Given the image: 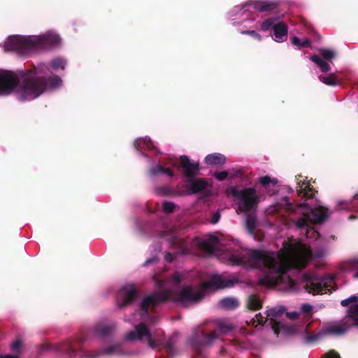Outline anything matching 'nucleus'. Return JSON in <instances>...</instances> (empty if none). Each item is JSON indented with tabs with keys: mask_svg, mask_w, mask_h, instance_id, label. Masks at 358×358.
<instances>
[{
	"mask_svg": "<svg viewBox=\"0 0 358 358\" xmlns=\"http://www.w3.org/2000/svg\"><path fill=\"white\" fill-rule=\"evenodd\" d=\"M36 67L21 71L19 74L12 71L0 73V95H8L15 92L21 101H31L43 94L48 88L59 87L62 80L58 76H40Z\"/></svg>",
	"mask_w": 358,
	"mask_h": 358,
	"instance_id": "f257e3e1",
	"label": "nucleus"
},
{
	"mask_svg": "<svg viewBox=\"0 0 358 358\" xmlns=\"http://www.w3.org/2000/svg\"><path fill=\"white\" fill-rule=\"evenodd\" d=\"M229 261L233 266L266 269V273L259 279V283L265 286L282 283L288 269L286 262L279 255L259 250L234 253L229 257Z\"/></svg>",
	"mask_w": 358,
	"mask_h": 358,
	"instance_id": "f03ea898",
	"label": "nucleus"
},
{
	"mask_svg": "<svg viewBox=\"0 0 358 358\" xmlns=\"http://www.w3.org/2000/svg\"><path fill=\"white\" fill-rule=\"evenodd\" d=\"M204 289L201 286L193 288L191 286H185L180 291L173 294L169 290L155 291L143 299L140 304L142 315H148V309L151 306L154 310L158 305L169 300L180 303L183 306L189 303H198L204 297Z\"/></svg>",
	"mask_w": 358,
	"mask_h": 358,
	"instance_id": "7ed1b4c3",
	"label": "nucleus"
},
{
	"mask_svg": "<svg viewBox=\"0 0 358 358\" xmlns=\"http://www.w3.org/2000/svg\"><path fill=\"white\" fill-rule=\"evenodd\" d=\"M84 338L69 339L62 343L46 345L47 349L58 352L65 358H96L101 355H119L122 353V346L117 343L108 348L100 349L97 353L88 355L83 350Z\"/></svg>",
	"mask_w": 358,
	"mask_h": 358,
	"instance_id": "20e7f679",
	"label": "nucleus"
},
{
	"mask_svg": "<svg viewBox=\"0 0 358 358\" xmlns=\"http://www.w3.org/2000/svg\"><path fill=\"white\" fill-rule=\"evenodd\" d=\"M59 37L56 35H46L32 39L22 36H9L5 43V50L13 51L20 55H27L35 50H40L57 44Z\"/></svg>",
	"mask_w": 358,
	"mask_h": 358,
	"instance_id": "39448f33",
	"label": "nucleus"
},
{
	"mask_svg": "<svg viewBox=\"0 0 358 358\" xmlns=\"http://www.w3.org/2000/svg\"><path fill=\"white\" fill-rule=\"evenodd\" d=\"M231 194L238 199V208L241 212L243 213L256 212L259 203V198L254 188L238 189L234 187L231 188Z\"/></svg>",
	"mask_w": 358,
	"mask_h": 358,
	"instance_id": "423d86ee",
	"label": "nucleus"
},
{
	"mask_svg": "<svg viewBox=\"0 0 358 358\" xmlns=\"http://www.w3.org/2000/svg\"><path fill=\"white\" fill-rule=\"evenodd\" d=\"M300 206L304 208V210L302 212L303 217L299 218L295 223L299 229L310 227L312 224L322 223L328 216V209L323 206L312 208L305 203H301Z\"/></svg>",
	"mask_w": 358,
	"mask_h": 358,
	"instance_id": "0eeeda50",
	"label": "nucleus"
},
{
	"mask_svg": "<svg viewBox=\"0 0 358 358\" xmlns=\"http://www.w3.org/2000/svg\"><path fill=\"white\" fill-rule=\"evenodd\" d=\"M217 338L218 335L215 331L208 334L203 329L199 328L190 338V344L197 353L201 354L202 347L212 345Z\"/></svg>",
	"mask_w": 358,
	"mask_h": 358,
	"instance_id": "6e6552de",
	"label": "nucleus"
},
{
	"mask_svg": "<svg viewBox=\"0 0 358 358\" xmlns=\"http://www.w3.org/2000/svg\"><path fill=\"white\" fill-rule=\"evenodd\" d=\"M128 340L138 339L139 341H147L149 347L152 349H156L159 346V343L152 340L151 333L145 323L141 322L135 326V331H131L127 334Z\"/></svg>",
	"mask_w": 358,
	"mask_h": 358,
	"instance_id": "1a4fd4ad",
	"label": "nucleus"
},
{
	"mask_svg": "<svg viewBox=\"0 0 358 358\" xmlns=\"http://www.w3.org/2000/svg\"><path fill=\"white\" fill-rule=\"evenodd\" d=\"M118 296L121 301L117 306L122 309L132 304L139 297V292L134 284L128 283L121 287Z\"/></svg>",
	"mask_w": 358,
	"mask_h": 358,
	"instance_id": "9d476101",
	"label": "nucleus"
},
{
	"mask_svg": "<svg viewBox=\"0 0 358 358\" xmlns=\"http://www.w3.org/2000/svg\"><path fill=\"white\" fill-rule=\"evenodd\" d=\"M320 56L313 55L310 57V60L316 64L323 73H327L331 71L330 65L324 59L331 62L336 57V52L333 50L321 48L319 50Z\"/></svg>",
	"mask_w": 358,
	"mask_h": 358,
	"instance_id": "9b49d317",
	"label": "nucleus"
},
{
	"mask_svg": "<svg viewBox=\"0 0 358 358\" xmlns=\"http://www.w3.org/2000/svg\"><path fill=\"white\" fill-rule=\"evenodd\" d=\"M180 166L183 171L185 182L192 180L199 174L201 167L199 162H192L187 155H182L180 158Z\"/></svg>",
	"mask_w": 358,
	"mask_h": 358,
	"instance_id": "f8f14e48",
	"label": "nucleus"
},
{
	"mask_svg": "<svg viewBox=\"0 0 358 358\" xmlns=\"http://www.w3.org/2000/svg\"><path fill=\"white\" fill-rule=\"evenodd\" d=\"M279 6L278 1H253L250 0L245 3L241 9L247 7H252L255 10L259 13L271 12L277 9Z\"/></svg>",
	"mask_w": 358,
	"mask_h": 358,
	"instance_id": "ddd939ff",
	"label": "nucleus"
},
{
	"mask_svg": "<svg viewBox=\"0 0 358 358\" xmlns=\"http://www.w3.org/2000/svg\"><path fill=\"white\" fill-rule=\"evenodd\" d=\"M234 285V281L224 278L221 275H216L210 280L204 282L201 286L203 287L204 292L207 289H223Z\"/></svg>",
	"mask_w": 358,
	"mask_h": 358,
	"instance_id": "4468645a",
	"label": "nucleus"
},
{
	"mask_svg": "<svg viewBox=\"0 0 358 358\" xmlns=\"http://www.w3.org/2000/svg\"><path fill=\"white\" fill-rule=\"evenodd\" d=\"M285 310V308L283 306H278L267 310V317H270L272 329L277 335L279 334L280 323L275 321L274 318L282 315Z\"/></svg>",
	"mask_w": 358,
	"mask_h": 358,
	"instance_id": "2eb2a0df",
	"label": "nucleus"
},
{
	"mask_svg": "<svg viewBox=\"0 0 358 358\" xmlns=\"http://www.w3.org/2000/svg\"><path fill=\"white\" fill-rule=\"evenodd\" d=\"M348 330V327L345 325L337 324H329L322 328L323 334L327 336H341L344 334Z\"/></svg>",
	"mask_w": 358,
	"mask_h": 358,
	"instance_id": "dca6fc26",
	"label": "nucleus"
},
{
	"mask_svg": "<svg viewBox=\"0 0 358 358\" xmlns=\"http://www.w3.org/2000/svg\"><path fill=\"white\" fill-rule=\"evenodd\" d=\"M273 36L275 41L282 42L287 38L288 33V27L283 22H278L273 26Z\"/></svg>",
	"mask_w": 358,
	"mask_h": 358,
	"instance_id": "f3484780",
	"label": "nucleus"
},
{
	"mask_svg": "<svg viewBox=\"0 0 358 358\" xmlns=\"http://www.w3.org/2000/svg\"><path fill=\"white\" fill-rule=\"evenodd\" d=\"M299 188L297 189V192L298 194L302 197L311 199L317 192L308 181H301L299 182Z\"/></svg>",
	"mask_w": 358,
	"mask_h": 358,
	"instance_id": "a211bd4d",
	"label": "nucleus"
},
{
	"mask_svg": "<svg viewBox=\"0 0 358 358\" xmlns=\"http://www.w3.org/2000/svg\"><path fill=\"white\" fill-rule=\"evenodd\" d=\"M185 182L189 183L188 189L193 194L200 192L205 189L208 186V182L205 178H194L192 180H188Z\"/></svg>",
	"mask_w": 358,
	"mask_h": 358,
	"instance_id": "6ab92c4d",
	"label": "nucleus"
},
{
	"mask_svg": "<svg viewBox=\"0 0 358 358\" xmlns=\"http://www.w3.org/2000/svg\"><path fill=\"white\" fill-rule=\"evenodd\" d=\"M337 208L338 210H348L358 213V192L355 194L352 200L341 201L338 203Z\"/></svg>",
	"mask_w": 358,
	"mask_h": 358,
	"instance_id": "aec40b11",
	"label": "nucleus"
},
{
	"mask_svg": "<svg viewBox=\"0 0 358 358\" xmlns=\"http://www.w3.org/2000/svg\"><path fill=\"white\" fill-rule=\"evenodd\" d=\"M115 325L113 323L103 324L99 323L94 327L95 334L101 337H106L110 336L115 330Z\"/></svg>",
	"mask_w": 358,
	"mask_h": 358,
	"instance_id": "412c9836",
	"label": "nucleus"
},
{
	"mask_svg": "<svg viewBox=\"0 0 358 358\" xmlns=\"http://www.w3.org/2000/svg\"><path fill=\"white\" fill-rule=\"evenodd\" d=\"M204 162L206 164L211 166L223 165L226 163L227 158L220 153H213L208 155L205 157Z\"/></svg>",
	"mask_w": 358,
	"mask_h": 358,
	"instance_id": "4be33fe9",
	"label": "nucleus"
},
{
	"mask_svg": "<svg viewBox=\"0 0 358 358\" xmlns=\"http://www.w3.org/2000/svg\"><path fill=\"white\" fill-rule=\"evenodd\" d=\"M305 289L309 292L312 293L313 294H317L322 293L323 292H325L328 289V286L325 284H323L322 282H310V285H306L305 286Z\"/></svg>",
	"mask_w": 358,
	"mask_h": 358,
	"instance_id": "5701e85b",
	"label": "nucleus"
},
{
	"mask_svg": "<svg viewBox=\"0 0 358 358\" xmlns=\"http://www.w3.org/2000/svg\"><path fill=\"white\" fill-rule=\"evenodd\" d=\"M246 216L245 226L249 234L254 236L257 227V217L255 213H245Z\"/></svg>",
	"mask_w": 358,
	"mask_h": 358,
	"instance_id": "b1692460",
	"label": "nucleus"
},
{
	"mask_svg": "<svg viewBox=\"0 0 358 358\" xmlns=\"http://www.w3.org/2000/svg\"><path fill=\"white\" fill-rule=\"evenodd\" d=\"M319 79L322 83L329 86H336L342 83L341 80L335 73L320 76Z\"/></svg>",
	"mask_w": 358,
	"mask_h": 358,
	"instance_id": "393cba45",
	"label": "nucleus"
},
{
	"mask_svg": "<svg viewBox=\"0 0 358 358\" xmlns=\"http://www.w3.org/2000/svg\"><path fill=\"white\" fill-rule=\"evenodd\" d=\"M342 268L346 271H356L353 277L355 279H358V258H353L345 262Z\"/></svg>",
	"mask_w": 358,
	"mask_h": 358,
	"instance_id": "a878e982",
	"label": "nucleus"
},
{
	"mask_svg": "<svg viewBox=\"0 0 358 358\" xmlns=\"http://www.w3.org/2000/svg\"><path fill=\"white\" fill-rule=\"evenodd\" d=\"M177 343V337L176 336H172L163 344V348H164L166 353H168L171 356H173L176 354V348L175 345Z\"/></svg>",
	"mask_w": 358,
	"mask_h": 358,
	"instance_id": "bb28decb",
	"label": "nucleus"
},
{
	"mask_svg": "<svg viewBox=\"0 0 358 358\" xmlns=\"http://www.w3.org/2000/svg\"><path fill=\"white\" fill-rule=\"evenodd\" d=\"M247 306L250 310H257L262 308V303L257 294H252L248 297Z\"/></svg>",
	"mask_w": 358,
	"mask_h": 358,
	"instance_id": "cd10ccee",
	"label": "nucleus"
},
{
	"mask_svg": "<svg viewBox=\"0 0 358 358\" xmlns=\"http://www.w3.org/2000/svg\"><path fill=\"white\" fill-rule=\"evenodd\" d=\"M220 306L224 309H234L238 306V301L234 298H224L220 301Z\"/></svg>",
	"mask_w": 358,
	"mask_h": 358,
	"instance_id": "c85d7f7f",
	"label": "nucleus"
},
{
	"mask_svg": "<svg viewBox=\"0 0 358 358\" xmlns=\"http://www.w3.org/2000/svg\"><path fill=\"white\" fill-rule=\"evenodd\" d=\"M259 183L264 187L267 188L271 186L275 185L278 180L277 178H271L268 176H262L259 178Z\"/></svg>",
	"mask_w": 358,
	"mask_h": 358,
	"instance_id": "c756f323",
	"label": "nucleus"
},
{
	"mask_svg": "<svg viewBox=\"0 0 358 358\" xmlns=\"http://www.w3.org/2000/svg\"><path fill=\"white\" fill-rule=\"evenodd\" d=\"M324 338L322 329L315 334H308L305 336L304 341L307 344L313 343Z\"/></svg>",
	"mask_w": 358,
	"mask_h": 358,
	"instance_id": "7c9ffc66",
	"label": "nucleus"
},
{
	"mask_svg": "<svg viewBox=\"0 0 358 358\" xmlns=\"http://www.w3.org/2000/svg\"><path fill=\"white\" fill-rule=\"evenodd\" d=\"M348 313L349 317L353 321V324L358 327V304L350 306Z\"/></svg>",
	"mask_w": 358,
	"mask_h": 358,
	"instance_id": "2f4dec72",
	"label": "nucleus"
},
{
	"mask_svg": "<svg viewBox=\"0 0 358 358\" xmlns=\"http://www.w3.org/2000/svg\"><path fill=\"white\" fill-rule=\"evenodd\" d=\"M276 23H277L276 17H269L262 23L261 29L264 31H266L271 28L273 29V26Z\"/></svg>",
	"mask_w": 358,
	"mask_h": 358,
	"instance_id": "473e14b6",
	"label": "nucleus"
},
{
	"mask_svg": "<svg viewBox=\"0 0 358 358\" xmlns=\"http://www.w3.org/2000/svg\"><path fill=\"white\" fill-rule=\"evenodd\" d=\"M151 142L149 141H145V139H137L134 142V145L138 150H141L146 146L148 149H151L150 147Z\"/></svg>",
	"mask_w": 358,
	"mask_h": 358,
	"instance_id": "72a5a7b5",
	"label": "nucleus"
},
{
	"mask_svg": "<svg viewBox=\"0 0 358 358\" xmlns=\"http://www.w3.org/2000/svg\"><path fill=\"white\" fill-rule=\"evenodd\" d=\"M66 62L62 59H55L52 61V67L54 69H64Z\"/></svg>",
	"mask_w": 358,
	"mask_h": 358,
	"instance_id": "f704fd0d",
	"label": "nucleus"
},
{
	"mask_svg": "<svg viewBox=\"0 0 358 358\" xmlns=\"http://www.w3.org/2000/svg\"><path fill=\"white\" fill-rule=\"evenodd\" d=\"M163 210L166 213H171L174 211L176 205L173 202L165 201L162 204Z\"/></svg>",
	"mask_w": 358,
	"mask_h": 358,
	"instance_id": "c9c22d12",
	"label": "nucleus"
},
{
	"mask_svg": "<svg viewBox=\"0 0 358 358\" xmlns=\"http://www.w3.org/2000/svg\"><path fill=\"white\" fill-rule=\"evenodd\" d=\"M241 33L242 34H248L251 36L255 39L257 40L258 41H260L262 40V36L257 33L256 31L254 30H244L241 31Z\"/></svg>",
	"mask_w": 358,
	"mask_h": 358,
	"instance_id": "e433bc0d",
	"label": "nucleus"
},
{
	"mask_svg": "<svg viewBox=\"0 0 358 358\" xmlns=\"http://www.w3.org/2000/svg\"><path fill=\"white\" fill-rule=\"evenodd\" d=\"M358 301V296L352 295L348 299L341 301V304L343 307L348 306L350 303H355Z\"/></svg>",
	"mask_w": 358,
	"mask_h": 358,
	"instance_id": "4c0bfd02",
	"label": "nucleus"
},
{
	"mask_svg": "<svg viewBox=\"0 0 358 358\" xmlns=\"http://www.w3.org/2000/svg\"><path fill=\"white\" fill-rule=\"evenodd\" d=\"M166 168H164L162 166L159 165L156 168H152L150 170V175L151 176H155L159 173L164 174V172L166 171Z\"/></svg>",
	"mask_w": 358,
	"mask_h": 358,
	"instance_id": "58836bf2",
	"label": "nucleus"
},
{
	"mask_svg": "<svg viewBox=\"0 0 358 358\" xmlns=\"http://www.w3.org/2000/svg\"><path fill=\"white\" fill-rule=\"evenodd\" d=\"M228 172L227 171H223L220 172H215L214 173V177L219 181H224L228 177Z\"/></svg>",
	"mask_w": 358,
	"mask_h": 358,
	"instance_id": "ea45409f",
	"label": "nucleus"
},
{
	"mask_svg": "<svg viewBox=\"0 0 358 358\" xmlns=\"http://www.w3.org/2000/svg\"><path fill=\"white\" fill-rule=\"evenodd\" d=\"M320 358H341V357L336 351L332 350H330V351L326 352Z\"/></svg>",
	"mask_w": 358,
	"mask_h": 358,
	"instance_id": "a19ab883",
	"label": "nucleus"
},
{
	"mask_svg": "<svg viewBox=\"0 0 358 358\" xmlns=\"http://www.w3.org/2000/svg\"><path fill=\"white\" fill-rule=\"evenodd\" d=\"M21 346H22V342L19 340H17L12 343L11 348L13 352L20 353Z\"/></svg>",
	"mask_w": 358,
	"mask_h": 358,
	"instance_id": "79ce46f5",
	"label": "nucleus"
},
{
	"mask_svg": "<svg viewBox=\"0 0 358 358\" xmlns=\"http://www.w3.org/2000/svg\"><path fill=\"white\" fill-rule=\"evenodd\" d=\"M203 249L208 253L213 254L215 252V248L213 245L209 243H203L202 244Z\"/></svg>",
	"mask_w": 358,
	"mask_h": 358,
	"instance_id": "37998d69",
	"label": "nucleus"
},
{
	"mask_svg": "<svg viewBox=\"0 0 358 358\" xmlns=\"http://www.w3.org/2000/svg\"><path fill=\"white\" fill-rule=\"evenodd\" d=\"M289 252L292 255H297L300 252V248L294 244H290L288 247Z\"/></svg>",
	"mask_w": 358,
	"mask_h": 358,
	"instance_id": "c03bdc74",
	"label": "nucleus"
},
{
	"mask_svg": "<svg viewBox=\"0 0 358 358\" xmlns=\"http://www.w3.org/2000/svg\"><path fill=\"white\" fill-rule=\"evenodd\" d=\"M221 217V215L219 210H217L215 213L213 214L212 219L210 220V223L213 224H217Z\"/></svg>",
	"mask_w": 358,
	"mask_h": 358,
	"instance_id": "a18cd8bd",
	"label": "nucleus"
},
{
	"mask_svg": "<svg viewBox=\"0 0 358 358\" xmlns=\"http://www.w3.org/2000/svg\"><path fill=\"white\" fill-rule=\"evenodd\" d=\"M292 43L294 45H296L299 48H301V43H302V41H301V40L299 39V38L296 37V36H294L292 38Z\"/></svg>",
	"mask_w": 358,
	"mask_h": 358,
	"instance_id": "49530a36",
	"label": "nucleus"
},
{
	"mask_svg": "<svg viewBox=\"0 0 358 358\" xmlns=\"http://www.w3.org/2000/svg\"><path fill=\"white\" fill-rule=\"evenodd\" d=\"M171 279L175 284H179L181 282V278L178 273H173Z\"/></svg>",
	"mask_w": 358,
	"mask_h": 358,
	"instance_id": "de8ad7c7",
	"label": "nucleus"
},
{
	"mask_svg": "<svg viewBox=\"0 0 358 358\" xmlns=\"http://www.w3.org/2000/svg\"><path fill=\"white\" fill-rule=\"evenodd\" d=\"M301 310L303 313H310L312 310V306L307 303L303 304L301 306Z\"/></svg>",
	"mask_w": 358,
	"mask_h": 358,
	"instance_id": "09e8293b",
	"label": "nucleus"
},
{
	"mask_svg": "<svg viewBox=\"0 0 358 358\" xmlns=\"http://www.w3.org/2000/svg\"><path fill=\"white\" fill-rule=\"evenodd\" d=\"M287 316L292 319V320H296L299 317V313L297 312H290V313H287Z\"/></svg>",
	"mask_w": 358,
	"mask_h": 358,
	"instance_id": "8fccbe9b",
	"label": "nucleus"
},
{
	"mask_svg": "<svg viewBox=\"0 0 358 358\" xmlns=\"http://www.w3.org/2000/svg\"><path fill=\"white\" fill-rule=\"evenodd\" d=\"M220 329L222 331L227 332L231 329V327L226 324H220Z\"/></svg>",
	"mask_w": 358,
	"mask_h": 358,
	"instance_id": "3c124183",
	"label": "nucleus"
},
{
	"mask_svg": "<svg viewBox=\"0 0 358 358\" xmlns=\"http://www.w3.org/2000/svg\"><path fill=\"white\" fill-rule=\"evenodd\" d=\"M311 45V41L308 38H305L301 43V48L304 47H309Z\"/></svg>",
	"mask_w": 358,
	"mask_h": 358,
	"instance_id": "603ef678",
	"label": "nucleus"
},
{
	"mask_svg": "<svg viewBox=\"0 0 358 358\" xmlns=\"http://www.w3.org/2000/svg\"><path fill=\"white\" fill-rule=\"evenodd\" d=\"M255 317L257 320L258 324H263V323L264 322V317H262L260 313L257 314Z\"/></svg>",
	"mask_w": 358,
	"mask_h": 358,
	"instance_id": "864d4df0",
	"label": "nucleus"
},
{
	"mask_svg": "<svg viewBox=\"0 0 358 358\" xmlns=\"http://www.w3.org/2000/svg\"><path fill=\"white\" fill-rule=\"evenodd\" d=\"M165 259L166 261L171 262L174 259V256L171 253H167L165 256Z\"/></svg>",
	"mask_w": 358,
	"mask_h": 358,
	"instance_id": "5fc2aeb1",
	"label": "nucleus"
},
{
	"mask_svg": "<svg viewBox=\"0 0 358 358\" xmlns=\"http://www.w3.org/2000/svg\"><path fill=\"white\" fill-rule=\"evenodd\" d=\"M156 258L155 257H152V258H150V259H148L145 262V266H148L150 265V264H152V262H155L156 261Z\"/></svg>",
	"mask_w": 358,
	"mask_h": 358,
	"instance_id": "6e6d98bb",
	"label": "nucleus"
},
{
	"mask_svg": "<svg viewBox=\"0 0 358 358\" xmlns=\"http://www.w3.org/2000/svg\"><path fill=\"white\" fill-rule=\"evenodd\" d=\"M164 174H166L169 177L174 176V173H173V171L171 169H166V171L164 172Z\"/></svg>",
	"mask_w": 358,
	"mask_h": 358,
	"instance_id": "4d7b16f0",
	"label": "nucleus"
},
{
	"mask_svg": "<svg viewBox=\"0 0 358 358\" xmlns=\"http://www.w3.org/2000/svg\"><path fill=\"white\" fill-rule=\"evenodd\" d=\"M0 358H19V357L17 355H6L0 356Z\"/></svg>",
	"mask_w": 358,
	"mask_h": 358,
	"instance_id": "13d9d810",
	"label": "nucleus"
},
{
	"mask_svg": "<svg viewBox=\"0 0 358 358\" xmlns=\"http://www.w3.org/2000/svg\"><path fill=\"white\" fill-rule=\"evenodd\" d=\"M349 218L351 220L355 219V218H357V216L356 215H350Z\"/></svg>",
	"mask_w": 358,
	"mask_h": 358,
	"instance_id": "bf43d9fd",
	"label": "nucleus"
},
{
	"mask_svg": "<svg viewBox=\"0 0 358 358\" xmlns=\"http://www.w3.org/2000/svg\"><path fill=\"white\" fill-rule=\"evenodd\" d=\"M357 85H358V81H357Z\"/></svg>",
	"mask_w": 358,
	"mask_h": 358,
	"instance_id": "052dcab7",
	"label": "nucleus"
}]
</instances>
